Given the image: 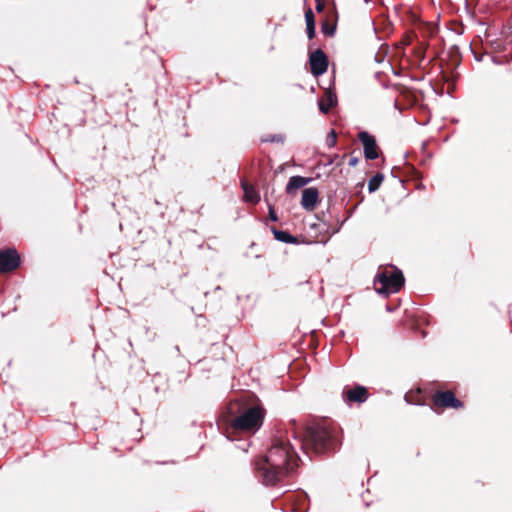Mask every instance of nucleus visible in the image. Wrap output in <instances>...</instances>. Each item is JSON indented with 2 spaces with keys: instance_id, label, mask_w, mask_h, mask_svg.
I'll return each instance as SVG.
<instances>
[{
  "instance_id": "f257e3e1",
  "label": "nucleus",
  "mask_w": 512,
  "mask_h": 512,
  "mask_svg": "<svg viewBox=\"0 0 512 512\" xmlns=\"http://www.w3.org/2000/svg\"><path fill=\"white\" fill-rule=\"evenodd\" d=\"M298 461L289 440L275 438L266 455L255 462L256 477L265 486L276 485L294 471Z\"/></svg>"
},
{
  "instance_id": "f03ea898",
  "label": "nucleus",
  "mask_w": 512,
  "mask_h": 512,
  "mask_svg": "<svg viewBox=\"0 0 512 512\" xmlns=\"http://www.w3.org/2000/svg\"><path fill=\"white\" fill-rule=\"evenodd\" d=\"M292 423L291 434L294 439H298L305 451L311 450L316 454H321L335 449L337 440L327 428L322 426L308 427L302 435L296 431V421L293 420Z\"/></svg>"
},
{
  "instance_id": "7ed1b4c3",
  "label": "nucleus",
  "mask_w": 512,
  "mask_h": 512,
  "mask_svg": "<svg viewBox=\"0 0 512 512\" xmlns=\"http://www.w3.org/2000/svg\"><path fill=\"white\" fill-rule=\"evenodd\" d=\"M404 283L402 271L393 265L380 266L374 277L375 291L385 297L399 292Z\"/></svg>"
},
{
  "instance_id": "20e7f679",
  "label": "nucleus",
  "mask_w": 512,
  "mask_h": 512,
  "mask_svg": "<svg viewBox=\"0 0 512 512\" xmlns=\"http://www.w3.org/2000/svg\"><path fill=\"white\" fill-rule=\"evenodd\" d=\"M263 418L264 413L260 407H251L237 416L232 425L238 431H255L261 427Z\"/></svg>"
},
{
  "instance_id": "39448f33",
  "label": "nucleus",
  "mask_w": 512,
  "mask_h": 512,
  "mask_svg": "<svg viewBox=\"0 0 512 512\" xmlns=\"http://www.w3.org/2000/svg\"><path fill=\"white\" fill-rule=\"evenodd\" d=\"M21 258L14 248H7L0 251V273L14 271L20 266Z\"/></svg>"
},
{
  "instance_id": "423d86ee",
  "label": "nucleus",
  "mask_w": 512,
  "mask_h": 512,
  "mask_svg": "<svg viewBox=\"0 0 512 512\" xmlns=\"http://www.w3.org/2000/svg\"><path fill=\"white\" fill-rule=\"evenodd\" d=\"M309 63H310L311 73L314 76L323 75L327 71L328 58H327L326 54L321 49H317L316 51H314L310 54Z\"/></svg>"
},
{
  "instance_id": "0eeeda50",
  "label": "nucleus",
  "mask_w": 512,
  "mask_h": 512,
  "mask_svg": "<svg viewBox=\"0 0 512 512\" xmlns=\"http://www.w3.org/2000/svg\"><path fill=\"white\" fill-rule=\"evenodd\" d=\"M363 145L364 157L368 160L378 158V149L375 138L366 131H361L358 135Z\"/></svg>"
},
{
  "instance_id": "6e6552de",
  "label": "nucleus",
  "mask_w": 512,
  "mask_h": 512,
  "mask_svg": "<svg viewBox=\"0 0 512 512\" xmlns=\"http://www.w3.org/2000/svg\"><path fill=\"white\" fill-rule=\"evenodd\" d=\"M433 403L437 407H449L458 409L463 406L462 402L457 399L451 391L437 392L433 396Z\"/></svg>"
},
{
  "instance_id": "1a4fd4ad",
  "label": "nucleus",
  "mask_w": 512,
  "mask_h": 512,
  "mask_svg": "<svg viewBox=\"0 0 512 512\" xmlns=\"http://www.w3.org/2000/svg\"><path fill=\"white\" fill-rule=\"evenodd\" d=\"M343 400L346 403H363L368 398V392L366 387L362 385H356L355 387L351 389H344L343 393Z\"/></svg>"
},
{
  "instance_id": "9d476101",
  "label": "nucleus",
  "mask_w": 512,
  "mask_h": 512,
  "mask_svg": "<svg viewBox=\"0 0 512 512\" xmlns=\"http://www.w3.org/2000/svg\"><path fill=\"white\" fill-rule=\"evenodd\" d=\"M319 193L316 188H306L302 192L301 205L307 211H312L318 201Z\"/></svg>"
},
{
  "instance_id": "9b49d317",
  "label": "nucleus",
  "mask_w": 512,
  "mask_h": 512,
  "mask_svg": "<svg viewBox=\"0 0 512 512\" xmlns=\"http://www.w3.org/2000/svg\"><path fill=\"white\" fill-rule=\"evenodd\" d=\"M336 104V94L330 89H327L325 91L324 97L320 99L318 102L319 110L324 114H327L330 111V109L334 107Z\"/></svg>"
},
{
  "instance_id": "f8f14e48",
  "label": "nucleus",
  "mask_w": 512,
  "mask_h": 512,
  "mask_svg": "<svg viewBox=\"0 0 512 512\" xmlns=\"http://www.w3.org/2000/svg\"><path fill=\"white\" fill-rule=\"evenodd\" d=\"M241 186L244 192L245 201L253 204H257L260 201V195L252 185L243 181L241 183Z\"/></svg>"
},
{
  "instance_id": "ddd939ff",
  "label": "nucleus",
  "mask_w": 512,
  "mask_h": 512,
  "mask_svg": "<svg viewBox=\"0 0 512 512\" xmlns=\"http://www.w3.org/2000/svg\"><path fill=\"white\" fill-rule=\"evenodd\" d=\"M310 182L309 178H305L302 176H292L290 177L287 186H286V192L290 193L293 190L299 189L304 187Z\"/></svg>"
},
{
  "instance_id": "4468645a",
  "label": "nucleus",
  "mask_w": 512,
  "mask_h": 512,
  "mask_svg": "<svg viewBox=\"0 0 512 512\" xmlns=\"http://www.w3.org/2000/svg\"><path fill=\"white\" fill-rule=\"evenodd\" d=\"M272 233H273L275 239L279 242L287 243V244L297 243V239L293 235L288 233L287 231L277 230L276 228H272Z\"/></svg>"
},
{
  "instance_id": "2eb2a0df",
  "label": "nucleus",
  "mask_w": 512,
  "mask_h": 512,
  "mask_svg": "<svg viewBox=\"0 0 512 512\" xmlns=\"http://www.w3.org/2000/svg\"><path fill=\"white\" fill-rule=\"evenodd\" d=\"M305 21H306L307 36L309 39H312L315 36V19H314L313 11L311 9H308L305 12Z\"/></svg>"
},
{
  "instance_id": "dca6fc26",
  "label": "nucleus",
  "mask_w": 512,
  "mask_h": 512,
  "mask_svg": "<svg viewBox=\"0 0 512 512\" xmlns=\"http://www.w3.org/2000/svg\"><path fill=\"white\" fill-rule=\"evenodd\" d=\"M384 180V176L381 173L375 174L368 182V191L370 193L375 192L380 187L381 183Z\"/></svg>"
},
{
  "instance_id": "f3484780",
  "label": "nucleus",
  "mask_w": 512,
  "mask_h": 512,
  "mask_svg": "<svg viewBox=\"0 0 512 512\" xmlns=\"http://www.w3.org/2000/svg\"><path fill=\"white\" fill-rule=\"evenodd\" d=\"M336 140H337V135L335 133L334 130H331V132L329 133L327 139H326V144L328 147H333L335 146L336 144Z\"/></svg>"
},
{
  "instance_id": "a211bd4d",
  "label": "nucleus",
  "mask_w": 512,
  "mask_h": 512,
  "mask_svg": "<svg viewBox=\"0 0 512 512\" xmlns=\"http://www.w3.org/2000/svg\"><path fill=\"white\" fill-rule=\"evenodd\" d=\"M322 32L325 35L332 36L335 32V27L330 26L327 22L322 25Z\"/></svg>"
},
{
  "instance_id": "6ab92c4d",
  "label": "nucleus",
  "mask_w": 512,
  "mask_h": 512,
  "mask_svg": "<svg viewBox=\"0 0 512 512\" xmlns=\"http://www.w3.org/2000/svg\"><path fill=\"white\" fill-rule=\"evenodd\" d=\"M269 219L273 222L278 220V216L271 204H268Z\"/></svg>"
},
{
  "instance_id": "aec40b11",
  "label": "nucleus",
  "mask_w": 512,
  "mask_h": 512,
  "mask_svg": "<svg viewBox=\"0 0 512 512\" xmlns=\"http://www.w3.org/2000/svg\"><path fill=\"white\" fill-rule=\"evenodd\" d=\"M358 161H359V160H358V158H357V157H351V158L349 159L348 164H349V166H351V167H355V166L358 164Z\"/></svg>"
},
{
  "instance_id": "412c9836",
  "label": "nucleus",
  "mask_w": 512,
  "mask_h": 512,
  "mask_svg": "<svg viewBox=\"0 0 512 512\" xmlns=\"http://www.w3.org/2000/svg\"><path fill=\"white\" fill-rule=\"evenodd\" d=\"M282 136L280 135H276V136H273L271 139H265L266 142L270 141V142H279V141H282Z\"/></svg>"
},
{
  "instance_id": "4be33fe9",
  "label": "nucleus",
  "mask_w": 512,
  "mask_h": 512,
  "mask_svg": "<svg viewBox=\"0 0 512 512\" xmlns=\"http://www.w3.org/2000/svg\"><path fill=\"white\" fill-rule=\"evenodd\" d=\"M323 7H324V4L320 1V0H317V3H316V10L318 12L322 11L323 10Z\"/></svg>"
}]
</instances>
